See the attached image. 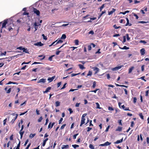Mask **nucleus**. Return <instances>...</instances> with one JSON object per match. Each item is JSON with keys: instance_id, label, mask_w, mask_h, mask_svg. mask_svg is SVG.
Here are the masks:
<instances>
[{"instance_id": "412c9836", "label": "nucleus", "mask_w": 149, "mask_h": 149, "mask_svg": "<svg viewBox=\"0 0 149 149\" xmlns=\"http://www.w3.org/2000/svg\"><path fill=\"white\" fill-rule=\"evenodd\" d=\"M69 148L68 145H63L61 148L62 149H64L65 148Z\"/></svg>"}, {"instance_id": "4be33fe9", "label": "nucleus", "mask_w": 149, "mask_h": 149, "mask_svg": "<svg viewBox=\"0 0 149 149\" xmlns=\"http://www.w3.org/2000/svg\"><path fill=\"white\" fill-rule=\"evenodd\" d=\"M60 104V102L58 101H57L55 102V106L56 107L59 106Z\"/></svg>"}, {"instance_id": "5fc2aeb1", "label": "nucleus", "mask_w": 149, "mask_h": 149, "mask_svg": "<svg viewBox=\"0 0 149 149\" xmlns=\"http://www.w3.org/2000/svg\"><path fill=\"white\" fill-rule=\"evenodd\" d=\"M94 33V32H93V31L92 30H91V31H90L89 33H88V34H91L92 35H93Z\"/></svg>"}, {"instance_id": "0eeeda50", "label": "nucleus", "mask_w": 149, "mask_h": 149, "mask_svg": "<svg viewBox=\"0 0 149 149\" xmlns=\"http://www.w3.org/2000/svg\"><path fill=\"white\" fill-rule=\"evenodd\" d=\"M7 23V21L6 20H5L3 21V22L2 24V26L1 28L2 29L3 28H5L6 26V25Z\"/></svg>"}, {"instance_id": "ea45409f", "label": "nucleus", "mask_w": 149, "mask_h": 149, "mask_svg": "<svg viewBox=\"0 0 149 149\" xmlns=\"http://www.w3.org/2000/svg\"><path fill=\"white\" fill-rule=\"evenodd\" d=\"M139 116L143 120L144 119L143 116L142 115L141 113H140L139 114Z\"/></svg>"}, {"instance_id": "680f3d73", "label": "nucleus", "mask_w": 149, "mask_h": 149, "mask_svg": "<svg viewBox=\"0 0 149 149\" xmlns=\"http://www.w3.org/2000/svg\"><path fill=\"white\" fill-rule=\"evenodd\" d=\"M16 83H15V82H12V81H9L8 82V83H7V84H15Z\"/></svg>"}, {"instance_id": "49530a36", "label": "nucleus", "mask_w": 149, "mask_h": 149, "mask_svg": "<svg viewBox=\"0 0 149 149\" xmlns=\"http://www.w3.org/2000/svg\"><path fill=\"white\" fill-rule=\"evenodd\" d=\"M78 135V134H77L74 135L73 137V138L74 139H75L76 138V136Z\"/></svg>"}, {"instance_id": "f8f14e48", "label": "nucleus", "mask_w": 149, "mask_h": 149, "mask_svg": "<svg viewBox=\"0 0 149 149\" xmlns=\"http://www.w3.org/2000/svg\"><path fill=\"white\" fill-rule=\"evenodd\" d=\"M18 115L17 114H16V116L11 121V123H12V124H13L14 123L15 121V120L17 118V116H18Z\"/></svg>"}, {"instance_id": "a878e982", "label": "nucleus", "mask_w": 149, "mask_h": 149, "mask_svg": "<svg viewBox=\"0 0 149 149\" xmlns=\"http://www.w3.org/2000/svg\"><path fill=\"white\" fill-rule=\"evenodd\" d=\"M119 48L120 49H129V47H127L126 46H124V47L123 48H121L120 47H119Z\"/></svg>"}, {"instance_id": "bf43d9fd", "label": "nucleus", "mask_w": 149, "mask_h": 149, "mask_svg": "<svg viewBox=\"0 0 149 149\" xmlns=\"http://www.w3.org/2000/svg\"><path fill=\"white\" fill-rule=\"evenodd\" d=\"M11 91V88H9L6 91V93H10Z\"/></svg>"}, {"instance_id": "ddd939ff", "label": "nucleus", "mask_w": 149, "mask_h": 149, "mask_svg": "<svg viewBox=\"0 0 149 149\" xmlns=\"http://www.w3.org/2000/svg\"><path fill=\"white\" fill-rule=\"evenodd\" d=\"M51 89V87H49L47 88L46 90L45 91H43L44 93H47L48 92H49V91Z\"/></svg>"}, {"instance_id": "c03bdc74", "label": "nucleus", "mask_w": 149, "mask_h": 149, "mask_svg": "<svg viewBox=\"0 0 149 149\" xmlns=\"http://www.w3.org/2000/svg\"><path fill=\"white\" fill-rule=\"evenodd\" d=\"M42 36L44 40H47V38L46 36H45V35L44 34H42Z\"/></svg>"}, {"instance_id": "9d476101", "label": "nucleus", "mask_w": 149, "mask_h": 149, "mask_svg": "<svg viewBox=\"0 0 149 149\" xmlns=\"http://www.w3.org/2000/svg\"><path fill=\"white\" fill-rule=\"evenodd\" d=\"M95 71V74L97 73L99 71V69L97 67H94L92 68Z\"/></svg>"}, {"instance_id": "7c9ffc66", "label": "nucleus", "mask_w": 149, "mask_h": 149, "mask_svg": "<svg viewBox=\"0 0 149 149\" xmlns=\"http://www.w3.org/2000/svg\"><path fill=\"white\" fill-rule=\"evenodd\" d=\"M105 146H107L111 144V143L109 142L108 141H107L106 142H105Z\"/></svg>"}, {"instance_id": "13d9d810", "label": "nucleus", "mask_w": 149, "mask_h": 149, "mask_svg": "<svg viewBox=\"0 0 149 149\" xmlns=\"http://www.w3.org/2000/svg\"><path fill=\"white\" fill-rule=\"evenodd\" d=\"M68 111H70V114L72 113L73 112V111L72 110V109L70 108L68 109Z\"/></svg>"}, {"instance_id": "9b49d317", "label": "nucleus", "mask_w": 149, "mask_h": 149, "mask_svg": "<svg viewBox=\"0 0 149 149\" xmlns=\"http://www.w3.org/2000/svg\"><path fill=\"white\" fill-rule=\"evenodd\" d=\"M55 124V123L53 122L52 124L51 122H50L48 126V128H52L54 124Z\"/></svg>"}, {"instance_id": "473e14b6", "label": "nucleus", "mask_w": 149, "mask_h": 149, "mask_svg": "<svg viewBox=\"0 0 149 149\" xmlns=\"http://www.w3.org/2000/svg\"><path fill=\"white\" fill-rule=\"evenodd\" d=\"M89 147L91 149H95L94 146L91 144H90L89 145Z\"/></svg>"}, {"instance_id": "20e7f679", "label": "nucleus", "mask_w": 149, "mask_h": 149, "mask_svg": "<svg viewBox=\"0 0 149 149\" xmlns=\"http://www.w3.org/2000/svg\"><path fill=\"white\" fill-rule=\"evenodd\" d=\"M23 129L24 125H23L22 126L21 130H20L19 132V133L20 135L21 139H22V138L23 134L24 132V131H22V130H23Z\"/></svg>"}, {"instance_id": "aec40b11", "label": "nucleus", "mask_w": 149, "mask_h": 149, "mask_svg": "<svg viewBox=\"0 0 149 149\" xmlns=\"http://www.w3.org/2000/svg\"><path fill=\"white\" fill-rule=\"evenodd\" d=\"M78 66L79 67V68L82 70H83V69H85V68L84 66V65H82L81 64H79Z\"/></svg>"}, {"instance_id": "f704fd0d", "label": "nucleus", "mask_w": 149, "mask_h": 149, "mask_svg": "<svg viewBox=\"0 0 149 149\" xmlns=\"http://www.w3.org/2000/svg\"><path fill=\"white\" fill-rule=\"evenodd\" d=\"M75 44L76 45H79V41L78 40H75L74 41Z\"/></svg>"}, {"instance_id": "4c0bfd02", "label": "nucleus", "mask_w": 149, "mask_h": 149, "mask_svg": "<svg viewBox=\"0 0 149 149\" xmlns=\"http://www.w3.org/2000/svg\"><path fill=\"white\" fill-rule=\"evenodd\" d=\"M108 109L109 111H112L114 110V109L112 107H109Z\"/></svg>"}, {"instance_id": "338daca9", "label": "nucleus", "mask_w": 149, "mask_h": 149, "mask_svg": "<svg viewBox=\"0 0 149 149\" xmlns=\"http://www.w3.org/2000/svg\"><path fill=\"white\" fill-rule=\"evenodd\" d=\"M48 121V118H47L46 120V122L45 123V125H46L47 124Z\"/></svg>"}, {"instance_id": "774afa93", "label": "nucleus", "mask_w": 149, "mask_h": 149, "mask_svg": "<svg viewBox=\"0 0 149 149\" xmlns=\"http://www.w3.org/2000/svg\"><path fill=\"white\" fill-rule=\"evenodd\" d=\"M66 84V83L65 84L63 85V87L61 88V89L62 90V89H64V88H65V85Z\"/></svg>"}, {"instance_id": "1a4fd4ad", "label": "nucleus", "mask_w": 149, "mask_h": 149, "mask_svg": "<svg viewBox=\"0 0 149 149\" xmlns=\"http://www.w3.org/2000/svg\"><path fill=\"white\" fill-rule=\"evenodd\" d=\"M46 81V79H45L42 78L40 79L37 82L38 83L42 82L43 83H44Z\"/></svg>"}, {"instance_id": "393cba45", "label": "nucleus", "mask_w": 149, "mask_h": 149, "mask_svg": "<svg viewBox=\"0 0 149 149\" xmlns=\"http://www.w3.org/2000/svg\"><path fill=\"white\" fill-rule=\"evenodd\" d=\"M63 42V41L61 40H57V41L56 42V44L55 45H56L57 44H58V43H62Z\"/></svg>"}, {"instance_id": "b1692460", "label": "nucleus", "mask_w": 149, "mask_h": 149, "mask_svg": "<svg viewBox=\"0 0 149 149\" xmlns=\"http://www.w3.org/2000/svg\"><path fill=\"white\" fill-rule=\"evenodd\" d=\"M122 127H118L116 129V131H121L122 130Z\"/></svg>"}, {"instance_id": "a18cd8bd", "label": "nucleus", "mask_w": 149, "mask_h": 149, "mask_svg": "<svg viewBox=\"0 0 149 149\" xmlns=\"http://www.w3.org/2000/svg\"><path fill=\"white\" fill-rule=\"evenodd\" d=\"M29 15V13H27V12H24L22 14V15H28L27 16V17H29V16L28 15Z\"/></svg>"}, {"instance_id": "6e6552de", "label": "nucleus", "mask_w": 149, "mask_h": 149, "mask_svg": "<svg viewBox=\"0 0 149 149\" xmlns=\"http://www.w3.org/2000/svg\"><path fill=\"white\" fill-rule=\"evenodd\" d=\"M34 45L38 46L40 47L42 46L43 45V44L41 42H37L34 44Z\"/></svg>"}, {"instance_id": "a211bd4d", "label": "nucleus", "mask_w": 149, "mask_h": 149, "mask_svg": "<svg viewBox=\"0 0 149 149\" xmlns=\"http://www.w3.org/2000/svg\"><path fill=\"white\" fill-rule=\"evenodd\" d=\"M140 52L142 55H144L145 54V50L143 48L140 50Z\"/></svg>"}, {"instance_id": "423d86ee", "label": "nucleus", "mask_w": 149, "mask_h": 149, "mask_svg": "<svg viewBox=\"0 0 149 149\" xmlns=\"http://www.w3.org/2000/svg\"><path fill=\"white\" fill-rule=\"evenodd\" d=\"M33 12L34 13L36 14L37 16H39L40 15V11L37 10L36 8H34L33 10Z\"/></svg>"}, {"instance_id": "5701e85b", "label": "nucleus", "mask_w": 149, "mask_h": 149, "mask_svg": "<svg viewBox=\"0 0 149 149\" xmlns=\"http://www.w3.org/2000/svg\"><path fill=\"white\" fill-rule=\"evenodd\" d=\"M96 105V109H101L102 108L100 107V104L98 102H96L95 103Z\"/></svg>"}, {"instance_id": "bb28decb", "label": "nucleus", "mask_w": 149, "mask_h": 149, "mask_svg": "<svg viewBox=\"0 0 149 149\" xmlns=\"http://www.w3.org/2000/svg\"><path fill=\"white\" fill-rule=\"evenodd\" d=\"M66 38V36L65 34H63L62 35V36L61 37V39H64Z\"/></svg>"}, {"instance_id": "09e8293b", "label": "nucleus", "mask_w": 149, "mask_h": 149, "mask_svg": "<svg viewBox=\"0 0 149 149\" xmlns=\"http://www.w3.org/2000/svg\"><path fill=\"white\" fill-rule=\"evenodd\" d=\"M92 74V72L91 71H89L88 72L87 74V76H91V75Z\"/></svg>"}, {"instance_id": "3c124183", "label": "nucleus", "mask_w": 149, "mask_h": 149, "mask_svg": "<svg viewBox=\"0 0 149 149\" xmlns=\"http://www.w3.org/2000/svg\"><path fill=\"white\" fill-rule=\"evenodd\" d=\"M88 50H90L91 49L92 47L91 45H89L88 46Z\"/></svg>"}, {"instance_id": "864d4df0", "label": "nucleus", "mask_w": 149, "mask_h": 149, "mask_svg": "<svg viewBox=\"0 0 149 149\" xmlns=\"http://www.w3.org/2000/svg\"><path fill=\"white\" fill-rule=\"evenodd\" d=\"M87 131L88 132L92 129V128H91V127H88L87 128Z\"/></svg>"}, {"instance_id": "37998d69", "label": "nucleus", "mask_w": 149, "mask_h": 149, "mask_svg": "<svg viewBox=\"0 0 149 149\" xmlns=\"http://www.w3.org/2000/svg\"><path fill=\"white\" fill-rule=\"evenodd\" d=\"M113 27L115 29H119V28H121V27L120 26H119L118 27H117L116 24L114 25L113 26Z\"/></svg>"}, {"instance_id": "6ab92c4d", "label": "nucleus", "mask_w": 149, "mask_h": 149, "mask_svg": "<svg viewBox=\"0 0 149 149\" xmlns=\"http://www.w3.org/2000/svg\"><path fill=\"white\" fill-rule=\"evenodd\" d=\"M48 138H46L45 139L43 140V143L42 144V146H44L46 143V142L48 140Z\"/></svg>"}, {"instance_id": "f03ea898", "label": "nucleus", "mask_w": 149, "mask_h": 149, "mask_svg": "<svg viewBox=\"0 0 149 149\" xmlns=\"http://www.w3.org/2000/svg\"><path fill=\"white\" fill-rule=\"evenodd\" d=\"M40 25V24H39L38 23H37L36 22H35L33 23V27H34V28L35 29L34 32L37 30L38 29V26Z\"/></svg>"}, {"instance_id": "052dcab7", "label": "nucleus", "mask_w": 149, "mask_h": 149, "mask_svg": "<svg viewBox=\"0 0 149 149\" xmlns=\"http://www.w3.org/2000/svg\"><path fill=\"white\" fill-rule=\"evenodd\" d=\"M29 141V140L28 139H27L25 143L24 144V146H26V145L28 143Z\"/></svg>"}, {"instance_id": "cd10ccee", "label": "nucleus", "mask_w": 149, "mask_h": 149, "mask_svg": "<svg viewBox=\"0 0 149 149\" xmlns=\"http://www.w3.org/2000/svg\"><path fill=\"white\" fill-rule=\"evenodd\" d=\"M35 135H36L35 134H31L29 136V138L31 139H32L33 137H34Z\"/></svg>"}, {"instance_id": "2eb2a0df", "label": "nucleus", "mask_w": 149, "mask_h": 149, "mask_svg": "<svg viewBox=\"0 0 149 149\" xmlns=\"http://www.w3.org/2000/svg\"><path fill=\"white\" fill-rule=\"evenodd\" d=\"M55 76H54L51 78H49L48 79V80L49 81V82H51L55 78Z\"/></svg>"}, {"instance_id": "c85d7f7f", "label": "nucleus", "mask_w": 149, "mask_h": 149, "mask_svg": "<svg viewBox=\"0 0 149 149\" xmlns=\"http://www.w3.org/2000/svg\"><path fill=\"white\" fill-rule=\"evenodd\" d=\"M126 20L127 21V23L125 25V26H127L128 25H129V26L130 25V24L129 25V24H130L129 21V20L128 18L127 17H126Z\"/></svg>"}, {"instance_id": "2f4dec72", "label": "nucleus", "mask_w": 149, "mask_h": 149, "mask_svg": "<svg viewBox=\"0 0 149 149\" xmlns=\"http://www.w3.org/2000/svg\"><path fill=\"white\" fill-rule=\"evenodd\" d=\"M38 56L39 57H42V58H40V60H41L44 59L45 58V56H43L42 55H39Z\"/></svg>"}, {"instance_id": "7ed1b4c3", "label": "nucleus", "mask_w": 149, "mask_h": 149, "mask_svg": "<svg viewBox=\"0 0 149 149\" xmlns=\"http://www.w3.org/2000/svg\"><path fill=\"white\" fill-rule=\"evenodd\" d=\"M126 38H127V40H129L130 39V38L129 36V35L128 34H126L125 36H123V42L124 43L126 42Z\"/></svg>"}, {"instance_id": "e433bc0d", "label": "nucleus", "mask_w": 149, "mask_h": 149, "mask_svg": "<svg viewBox=\"0 0 149 149\" xmlns=\"http://www.w3.org/2000/svg\"><path fill=\"white\" fill-rule=\"evenodd\" d=\"M23 51L24 52H25L26 53H29V52L26 48L25 49L24 48V49H23Z\"/></svg>"}, {"instance_id": "4468645a", "label": "nucleus", "mask_w": 149, "mask_h": 149, "mask_svg": "<svg viewBox=\"0 0 149 149\" xmlns=\"http://www.w3.org/2000/svg\"><path fill=\"white\" fill-rule=\"evenodd\" d=\"M116 11V9L114 8H113L112 10L110 11H109L108 12V15H111L114 12Z\"/></svg>"}, {"instance_id": "79ce46f5", "label": "nucleus", "mask_w": 149, "mask_h": 149, "mask_svg": "<svg viewBox=\"0 0 149 149\" xmlns=\"http://www.w3.org/2000/svg\"><path fill=\"white\" fill-rule=\"evenodd\" d=\"M42 119V116L40 117L38 120V122H41Z\"/></svg>"}, {"instance_id": "603ef678", "label": "nucleus", "mask_w": 149, "mask_h": 149, "mask_svg": "<svg viewBox=\"0 0 149 149\" xmlns=\"http://www.w3.org/2000/svg\"><path fill=\"white\" fill-rule=\"evenodd\" d=\"M133 99H134L133 101V103H136V102L137 99L136 97H134V98Z\"/></svg>"}, {"instance_id": "6e6d98bb", "label": "nucleus", "mask_w": 149, "mask_h": 149, "mask_svg": "<svg viewBox=\"0 0 149 149\" xmlns=\"http://www.w3.org/2000/svg\"><path fill=\"white\" fill-rule=\"evenodd\" d=\"M99 90V89H96L95 90H93V91H91V92H93L95 93H96V92L97 91Z\"/></svg>"}, {"instance_id": "58836bf2", "label": "nucleus", "mask_w": 149, "mask_h": 149, "mask_svg": "<svg viewBox=\"0 0 149 149\" xmlns=\"http://www.w3.org/2000/svg\"><path fill=\"white\" fill-rule=\"evenodd\" d=\"M72 146L74 148H76L77 147H79V146L76 144L72 145Z\"/></svg>"}, {"instance_id": "72a5a7b5", "label": "nucleus", "mask_w": 149, "mask_h": 149, "mask_svg": "<svg viewBox=\"0 0 149 149\" xmlns=\"http://www.w3.org/2000/svg\"><path fill=\"white\" fill-rule=\"evenodd\" d=\"M96 82L95 81H94L93 83V85L92 86V87L93 88H95L96 85Z\"/></svg>"}, {"instance_id": "dca6fc26", "label": "nucleus", "mask_w": 149, "mask_h": 149, "mask_svg": "<svg viewBox=\"0 0 149 149\" xmlns=\"http://www.w3.org/2000/svg\"><path fill=\"white\" fill-rule=\"evenodd\" d=\"M123 141V138L119 140H117L116 142H114L115 144H118L122 142Z\"/></svg>"}, {"instance_id": "4d7b16f0", "label": "nucleus", "mask_w": 149, "mask_h": 149, "mask_svg": "<svg viewBox=\"0 0 149 149\" xmlns=\"http://www.w3.org/2000/svg\"><path fill=\"white\" fill-rule=\"evenodd\" d=\"M31 62V61H30L29 62H23L22 63V65H23L24 64H28L29 63H30Z\"/></svg>"}, {"instance_id": "c9c22d12", "label": "nucleus", "mask_w": 149, "mask_h": 149, "mask_svg": "<svg viewBox=\"0 0 149 149\" xmlns=\"http://www.w3.org/2000/svg\"><path fill=\"white\" fill-rule=\"evenodd\" d=\"M24 49V47H20L17 48V49H19L20 50H23Z\"/></svg>"}, {"instance_id": "f3484780", "label": "nucleus", "mask_w": 149, "mask_h": 149, "mask_svg": "<svg viewBox=\"0 0 149 149\" xmlns=\"http://www.w3.org/2000/svg\"><path fill=\"white\" fill-rule=\"evenodd\" d=\"M122 103L120 102L118 103V105L120 108H121L123 109H125V107L124 105H121Z\"/></svg>"}, {"instance_id": "39448f33", "label": "nucleus", "mask_w": 149, "mask_h": 149, "mask_svg": "<svg viewBox=\"0 0 149 149\" xmlns=\"http://www.w3.org/2000/svg\"><path fill=\"white\" fill-rule=\"evenodd\" d=\"M124 66L123 65H121L118 66L114 68H113L112 69V70L113 71H116L118 70H119L121 69L122 67Z\"/></svg>"}, {"instance_id": "c756f323", "label": "nucleus", "mask_w": 149, "mask_h": 149, "mask_svg": "<svg viewBox=\"0 0 149 149\" xmlns=\"http://www.w3.org/2000/svg\"><path fill=\"white\" fill-rule=\"evenodd\" d=\"M54 56L55 55H52L51 56H50L48 58V60L50 61H52V60L53 57H54Z\"/></svg>"}, {"instance_id": "f257e3e1", "label": "nucleus", "mask_w": 149, "mask_h": 149, "mask_svg": "<svg viewBox=\"0 0 149 149\" xmlns=\"http://www.w3.org/2000/svg\"><path fill=\"white\" fill-rule=\"evenodd\" d=\"M86 115L85 113L83 114L81 117V124L80 125V126H81L82 125L85 123V118L84 117Z\"/></svg>"}, {"instance_id": "e2e57ef3", "label": "nucleus", "mask_w": 149, "mask_h": 149, "mask_svg": "<svg viewBox=\"0 0 149 149\" xmlns=\"http://www.w3.org/2000/svg\"><path fill=\"white\" fill-rule=\"evenodd\" d=\"M63 120V118H61L60 120H59V124H61Z\"/></svg>"}, {"instance_id": "8fccbe9b", "label": "nucleus", "mask_w": 149, "mask_h": 149, "mask_svg": "<svg viewBox=\"0 0 149 149\" xmlns=\"http://www.w3.org/2000/svg\"><path fill=\"white\" fill-rule=\"evenodd\" d=\"M66 124H64L62 126H61L60 129L61 130H62L66 126Z\"/></svg>"}, {"instance_id": "a19ab883", "label": "nucleus", "mask_w": 149, "mask_h": 149, "mask_svg": "<svg viewBox=\"0 0 149 149\" xmlns=\"http://www.w3.org/2000/svg\"><path fill=\"white\" fill-rule=\"evenodd\" d=\"M105 4H103L100 8V11H101L102 9L104 7Z\"/></svg>"}, {"instance_id": "69168bd1", "label": "nucleus", "mask_w": 149, "mask_h": 149, "mask_svg": "<svg viewBox=\"0 0 149 149\" xmlns=\"http://www.w3.org/2000/svg\"><path fill=\"white\" fill-rule=\"evenodd\" d=\"M7 120V118H6L5 119H4L3 120V124L4 125H5L6 124V122Z\"/></svg>"}, {"instance_id": "0e129e2a", "label": "nucleus", "mask_w": 149, "mask_h": 149, "mask_svg": "<svg viewBox=\"0 0 149 149\" xmlns=\"http://www.w3.org/2000/svg\"><path fill=\"white\" fill-rule=\"evenodd\" d=\"M118 123H119V125H122V120H119L118 121Z\"/></svg>"}, {"instance_id": "de8ad7c7", "label": "nucleus", "mask_w": 149, "mask_h": 149, "mask_svg": "<svg viewBox=\"0 0 149 149\" xmlns=\"http://www.w3.org/2000/svg\"><path fill=\"white\" fill-rule=\"evenodd\" d=\"M140 43H142L145 44L146 43V42L145 40H141L139 42Z\"/></svg>"}]
</instances>
